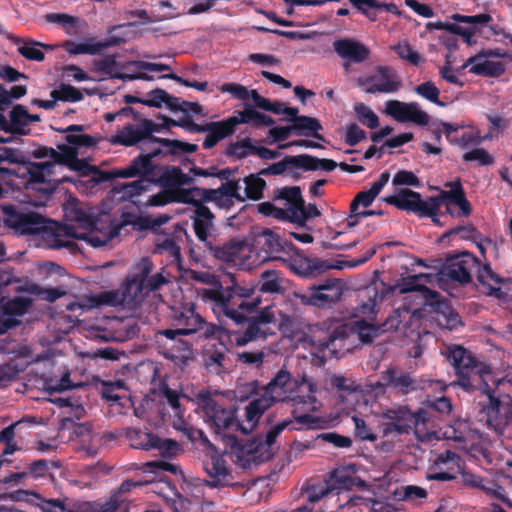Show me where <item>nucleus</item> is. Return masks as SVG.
Masks as SVG:
<instances>
[{
	"label": "nucleus",
	"instance_id": "nucleus-60",
	"mask_svg": "<svg viewBox=\"0 0 512 512\" xmlns=\"http://www.w3.org/2000/svg\"><path fill=\"white\" fill-rule=\"evenodd\" d=\"M154 442H156V445L153 450H158L159 454L165 459H173L182 451L180 444L173 439H162L157 435Z\"/></svg>",
	"mask_w": 512,
	"mask_h": 512
},
{
	"label": "nucleus",
	"instance_id": "nucleus-36",
	"mask_svg": "<svg viewBox=\"0 0 512 512\" xmlns=\"http://www.w3.org/2000/svg\"><path fill=\"white\" fill-rule=\"evenodd\" d=\"M303 492L307 497L308 505L317 503L324 497L334 494L333 486L330 484L327 475L322 480L317 478L308 480L303 487Z\"/></svg>",
	"mask_w": 512,
	"mask_h": 512
},
{
	"label": "nucleus",
	"instance_id": "nucleus-1",
	"mask_svg": "<svg viewBox=\"0 0 512 512\" xmlns=\"http://www.w3.org/2000/svg\"><path fill=\"white\" fill-rule=\"evenodd\" d=\"M210 426L225 444L223 453L211 443L205 433L198 428L190 426L184 418H177L174 428L184 433L192 442L200 441L202 451L206 457L203 460V469L208 479L196 478L191 484L196 489L208 487L222 489L242 486L228 466L225 455L228 454L236 465L243 469H251L270 460L275 453L276 439L292 421H282L271 427L264 437H253L243 442L238 434L248 435L257 426L260 418H207Z\"/></svg>",
	"mask_w": 512,
	"mask_h": 512
},
{
	"label": "nucleus",
	"instance_id": "nucleus-55",
	"mask_svg": "<svg viewBox=\"0 0 512 512\" xmlns=\"http://www.w3.org/2000/svg\"><path fill=\"white\" fill-rule=\"evenodd\" d=\"M260 291L264 293H281L283 291L282 280L275 270H266L260 277Z\"/></svg>",
	"mask_w": 512,
	"mask_h": 512
},
{
	"label": "nucleus",
	"instance_id": "nucleus-39",
	"mask_svg": "<svg viewBox=\"0 0 512 512\" xmlns=\"http://www.w3.org/2000/svg\"><path fill=\"white\" fill-rule=\"evenodd\" d=\"M234 131L228 118L218 122L207 123V130H204L207 135L203 142V147L205 149L213 148L219 141L232 135Z\"/></svg>",
	"mask_w": 512,
	"mask_h": 512
},
{
	"label": "nucleus",
	"instance_id": "nucleus-2",
	"mask_svg": "<svg viewBox=\"0 0 512 512\" xmlns=\"http://www.w3.org/2000/svg\"><path fill=\"white\" fill-rule=\"evenodd\" d=\"M316 392V383L307 374L294 376L283 367L262 388L260 397L250 401L246 406V416H261L276 402H284L288 399L302 406L301 416H309V413L316 412L321 406V402L315 396Z\"/></svg>",
	"mask_w": 512,
	"mask_h": 512
},
{
	"label": "nucleus",
	"instance_id": "nucleus-7",
	"mask_svg": "<svg viewBox=\"0 0 512 512\" xmlns=\"http://www.w3.org/2000/svg\"><path fill=\"white\" fill-rule=\"evenodd\" d=\"M413 315L408 309L394 310L381 325L367 323L364 320H358L350 323L355 342L358 340L362 344H371L380 335L401 329V325L412 320Z\"/></svg>",
	"mask_w": 512,
	"mask_h": 512
},
{
	"label": "nucleus",
	"instance_id": "nucleus-57",
	"mask_svg": "<svg viewBox=\"0 0 512 512\" xmlns=\"http://www.w3.org/2000/svg\"><path fill=\"white\" fill-rule=\"evenodd\" d=\"M259 118L260 112L256 111L252 105L244 104V109L238 111L236 115L229 117L228 120L235 129L238 124H252L256 126Z\"/></svg>",
	"mask_w": 512,
	"mask_h": 512
},
{
	"label": "nucleus",
	"instance_id": "nucleus-45",
	"mask_svg": "<svg viewBox=\"0 0 512 512\" xmlns=\"http://www.w3.org/2000/svg\"><path fill=\"white\" fill-rule=\"evenodd\" d=\"M123 67L117 63L115 55H106L102 58L95 59L92 62V71L99 73L105 77L118 78L125 80L121 70Z\"/></svg>",
	"mask_w": 512,
	"mask_h": 512
},
{
	"label": "nucleus",
	"instance_id": "nucleus-37",
	"mask_svg": "<svg viewBox=\"0 0 512 512\" xmlns=\"http://www.w3.org/2000/svg\"><path fill=\"white\" fill-rule=\"evenodd\" d=\"M234 131L228 118L218 122L207 123V130H204L207 135L203 142V147L205 149L213 148L219 141L232 135Z\"/></svg>",
	"mask_w": 512,
	"mask_h": 512
},
{
	"label": "nucleus",
	"instance_id": "nucleus-38",
	"mask_svg": "<svg viewBox=\"0 0 512 512\" xmlns=\"http://www.w3.org/2000/svg\"><path fill=\"white\" fill-rule=\"evenodd\" d=\"M234 131L228 118L218 122L207 123V130H204L207 135L203 142V147L205 149L213 148L219 141L232 135Z\"/></svg>",
	"mask_w": 512,
	"mask_h": 512
},
{
	"label": "nucleus",
	"instance_id": "nucleus-5",
	"mask_svg": "<svg viewBox=\"0 0 512 512\" xmlns=\"http://www.w3.org/2000/svg\"><path fill=\"white\" fill-rule=\"evenodd\" d=\"M447 358L453 365L455 373L458 376V381L452 382L451 385H459L464 390L471 391L479 389L481 384H484V386L488 388L489 382L499 386L504 381L503 379L492 377L490 367L476 361L472 355L461 346L450 347Z\"/></svg>",
	"mask_w": 512,
	"mask_h": 512
},
{
	"label": "nucleus",
	"instance_id": "nucleus-53",
	"mask_svg": "<svg viewBox=\"0 0 512 512\" xmlns=\"http://www.w3.org/2000/svg\"><path fill=\"white\" fill-rule=\"evenodd\" d=\"M11 120V133L25 135L28 126V111L23 105H16L9 114Z\"/></svg>",
	"mask_w": 512,
	"mask_h": 512
},
{
	"label": "nucleus",
	"instance_id": "nucleus-27",
	"mask_svg": "<svg viewBox=\"0 0 512 512\" xmlns=\"http://www.w3.org/2000/svg\"><path fill=\"white\" fill-rule=\"evenodd\" d=\"M379 76L377 78V82L371 84L368 86L365 91L367 93H391L397 91L400 86L401 82L397 79H395V75L393 71L388 67H379L378 69ZM376 77L366 78V79H358V84L360 86H364L368 84L371 81H375Z\"/></svg>",
	"mask_w": 512,
	"mask_h": 512
},
{
	"label": "nucleus",
	"instance_id": "nucleus-29",
	"mask_svg": "<svg viewBox=\"0 0 512 512\" xmlns=\"http://www.w3.org/2000/svg\"><path fill=\"white\" fill-rule=\"evenodd\" d=\"M163 188L167 190L183 189V186L190 185L194 182V178L190 174H186L180 167L165 166L162 168L161 174L156 180Z\"/></svg>",
	"mask_w": 512,
	"mask_h": 512
},
{
	"label": "nucleus",
	"instance_id": "nucleus-12",
	"mask_svg": "<svg viewBox=\"0 0 512 512\" xmlns=\"http://www.w3.org/2000/svg\"><path fill=\"white\" fill-rule=\"evenodd\" d=\"M479 266L478 259L469 252L448 257L442 264L440 274L442 277L459 282L462 285L472 280V272Z\"/></svg>",
	"mask_w": 512,
	"mask_h": 512
},
{
	"label": "nucleus",
	"instance_id": "nucleus-63",
	"mask_svg": "<svg viewBox=\"0 0 512 512\" xmlns=\"http://www.w3.org/2000/svg\"><path fill=\"white\" fill-rule=\"evenodd\" d=\"M261 393L262 389H259V383L257 380L240 383L234 390L235 397L241 402L249 399L253 401L255 398L260 397Z\"/></svg>",
	"mask_w": 512,
	"mask_h": 512
},
{
	"label": "nucleus",
	"instance_id": "nucleus-48",
	"mask_svg": "<svg viewBox=\"0 0 512 512\" xmlns=\"http://www.w3.org/2000/svg\"><path fill=\"white\" fill-rule=\"evenodd\" d=\"M180 103V98L171 96L165 90L157 88L147 93L142 104L149 107L161 108L164 104L170 110H175Z\"/></svg>",
	"mask_w": 512,
	"mask_h": 512
},
{
	"label": "nucleus",
	"instance_id": "nucleus-58",
	"mask_svg": "<svg viewBox=\"0 0 512 512\" xmlns=\"http://www.w3.org/2000/svg\"><path fill=\"white\" fill-rule=\"evenodd\" d=\"M50 96L55 100L66 102H77L83 99V94L79 89L63 83L57 89L52 90Z\"/></svg>",
	"mask_w": 512,
	"mask_h": 512
},
{
	"label": "nucleus",
	"instance_id": "nucleus-50",
	"mask_svg": "<svg viewBox=\"0 0 512 512\" xmlns=\"http://www.w3.org/2000/svg\"><path fill=\"white\" fill-rule=\"evenodd\" d=\"M84 130L83 125H70L65 129H59L61 133H67L65 140L66 142L75 147H94L97 145L98 140L90 135L86 134H72V132H82Z\"/></svg>",
	"mask_w": 512,
	"mask_h": 512
},
{
	"label": "nucleus",
	"instance_id": "nucleus-47",
	"mask_svg": "<svg viewBox=\"0 0 512 512\" xmlns=\"http://www.w3.org/2000/svg\"><path fill=\"white\" fill-rule=\"evenodd\" d=\"M293 128L297 135L311 136L317 140L325 141L324 136L319 134L323 127L317 118L304 115L296 117Z\"/></svg>",
	"mask_w": 512,
	"mask_h": 512
},
{
	"label": "nucleus",
	"instance_id": "nucleus-17",
	"mask_svg": "<svg viewBox=\"0 0 512 512\" xmlns=\"http://www.w3.org/2000/svg\"><path fill=\"white\" fill-rule=\"evenodd\" d=\"M386 113L400 123L413 122L419 126H426L430 122L428 113L420 109L416 102L390 100L386 104Z\"/></svg>",
	"mask_w": 512,
	"mask_h": 512
},
{
	"label": "nucleus",
	"instance_id": "nucleus-21",
	"mask_svg": "<svg viewBox=\"0 0 512 512\" xmlns=\"http://www.w3.org/2000/svg\"><path fill=\"white\" fill-rule=\"evenodd\" d=\"M289 266L297 275L304 278H311L320 275L331 268L342 269L343 263L332 265L319 258H308L297 255L291 259Z\"/></svg>",
	"mask_w": 512,
	"mask_h": 512
},
{
	"label": "nucleus",
	"instance_id": "nucleus-6",
	"mask_svg": "<svg viewBox=\"0 0 512 512\" xmlns=\"http://www.w3.org/2000/svg\"><path fill=\"white\" fill-rule=\"evenodd\" d=\"M273 200L284 201L286 209L275 206L271 202L258 204L259 213L277 220H287L295 223H303L307 219L305 202L298 186L277 188L273 192Z\"/></svg>",
	"mask_w": 512,
	"mask_h": 512
},
{
	"label": "nucleus",
	"instance_id": "nucleus-22",
	"mask_svg": "<svg viewBox=\"0 0 512 512\" xmlns=\"http://www.w3.org/2000/svg\"><path fill=\"white\" fill-rule=\"evenodd\" d=\"M194 206L196 209L192 217L193 229L197 239L206 247L213 241L214 215L210 209L202 203H196Z\"/></svg>",
	"mask_w": 512,
	"mask_h": 512
},
{
	"label": "nucleus",
	"instance_id": "nucleus-62",
	"mask_svg": "<svg viewBox=\"0 0 512 512\" xmlns=\"http://www.w3.org/2000/svg\"><path fill=\"white\" fill-rule=\"evenodd\" d=\"M255 148L256 145L252 142V139L245 138L235 143H231L226 149V154L238 159H243L250 154H255Z\"/></svg>",
	"mask_w": 512,
	"mask_h": 512
},
{
	"label": "nucleus",
	"instance_id": "nucleus-32",
	"mask_svg": "<svg viewBox=\"0 0 512 512\" xmlns=\"http://www.w3.org/2000/svg\"><path fill=\"white\" fill-rule=\"evenodd\" d=\"M433 304L424 302V305L434 307V319L444 329L452 330L460 324L459 315L447 303L440 300V295L432 299Z\"/></svg>",
	"mask_w": 512,
	"mask_h": 512
},
{
	"label": "nucleus",
	"instance_id": "nucleus-43",
	"mask_svg": "<svg viewBox=\"0 0 512 512\" xmlns=\"http://www.w3.org/2000/svg\"><path fill=\"white\" fill-rule=\"evenodd\" d=\"M191 192L187 189H172L167 190L164 189L159 193L152 195L148 199V204L151 206H164L168 203H186L189 204L191 202V198H189Z\"/></svg>",
	"mask_w": 512,
	"mask_h": 512
},
{
	"label": "nucleus",
	"instance_id": "nucleus-14",
	"mask_svg": "<svg viewBox=\"0 0 512 512\" xmlns=\"http://www.w3.org/2000/svg\"><path fill=\"white\" fill-rule=\"evenodd\" d=\"M206 248L213 257L220 261L240 265L246 269L252 268L251 261H249L252 250L244 241L232 239L222 245H217L212 241Z\"/></svg>",
	"mask_w": 512,
	"mask_h": 512
},
{
	"label": "nucleus",
	"instance_id": "nucleus-33",
	"mask_svg": "<svg viewBox=\"0 0 512 512\" xmlns=\"http://www.w3.org/2000/svg\"><path fill=\"white\" fill-rule=\"evenodd\" d=\"M482 55L472 56L467 59L466 63L463 65V68H466L469 65H472L470 68V72L476 75H484L490 77H498L505 71V65L502 62H495L490 60H483Z\"/></svg>",
	"mask_w": 512,
	"mask_h": 512
},
{
	"label": "nucleus",
	"instance_id": "nucleus-49",
	"mask_svg": "<svg viewBox=\"0 0 512 512\" xmlns=\"http://www.w3.org/2000/svg\"><path fill=\"white\" fill-rule=\"evenodd\" d=\"M420 276L413 275L404 278L401 283L396 286L400 294H405L409 292H418L422 295L424 302H429L433 304L434 298L438 297V293L436 291H432L428 289L424 285L417 284L416 281Z\"/></svg>",
	"mask_w": 512,
	"mask_h": 512
},
{
	"label": "nucleus",
	"instance_id": "nucleus-3",
	"mask_svg": "<svg viewBox=\"0 0 512 512\" xmlns=\"http://www.w3.org/2000/svg\"><path fill=\"white\" fill-rule=\"evenodd\" d=\"M158 131L159 126L154 121L142 119L136 123L125 125L112 137L113 144L127 147L138 146L141 150L140 155L134 158L127 167L117 170L115 176L121 178L140 176L154 180L157 175L155 170L159 166L155 159L166 156L160 138L153 136V133Z\"/></svg>",
	"mask_w": 512,
	"mask_h": 512
},
{
	"label": "nucleus",
	"instance_id": "nucleus-23",
	"mask_svg": "<svg viewBox=\"0 0 512 512\" xmlns=\"http://www.w3.org/2000/svg\"><path fill=\"white\" fill-rule=\"evenodd\" d=\"M333 48L339 57L353 63L364 62L370 56V50L366 45L351 38L335 40Z\"/></svg>",
	"mask_w": 512,
	"mask_h": 512
},
{
	"label": "nucleus",
	"instance_id": "nucleus-28",
	"mask_svg": "<svg viewBox=\"0 0 512 512\" xmlns=\"http://www.w3.org/2000/svg\"><path fill=\"white\" fill-rule=\"evenodd\" d=\"M161 482L165 484V487L156 492L163 498L172 512H193L197 503L183 497L169 480H162Z\"/></svg>",
	"mask_w": 512,
	"mask_h": 512
},
{
	"label": "nucleus",
	"instance_id": "nucleus-35",
	"mask_svg": "<svg viewBox=\"0 0 512 512\" xmlns=\"http://www.w3.org/2000/svg\"><path fill=\"white\" fill-rule=\"evenodd\" d=\"M8 38L17 46L18 53L30 61L41 62L44 60L45 54L38 47L50 48L49 45L32 39H21L14 35H10Z\"/></svg>",
	"mask_w": 512,
	"mask_h": 512
},
{
	"label": "nucleus",
	"instance_id": "nucleus-11",
	"mask_svg": "<svg viewBox=\"0 0 512 512\" xmlns=\"http://www.w3.org/2000/svg\"><path fill=\"white\" fill-rule=\"evenodd\" d=\"M388 204L396 206L398 209L418 213L421 216H430L432 221L439 224L437 211L440 207V200L436 197L429 198L428 201L421 200L418 192L408 188H402L398 194L390 195L385 198Z\"/></svg>",
	"mask_w": 512,
	"mask_h": 512
},
{
	"label": "nucleus",
	"instance_id": "nucleus-9",
	"mask_svg": "<svg viewBox=\"0 0 512 512\" xmlns=\"http://www.w3.org/2000/svg\"><path fill=\"white\" fill-rule=\"evenodd\" d=\"M152 271L153 263L146 257L131 266L125 281L119 288L124 305L135 306L142 302L147 295L143 280Z\"/></svg>",
	"mask_w": 512,
	"mask_h": 512
},
{
	"label": "nucleus",
	"instance_id": "nucleus-26",
	"mask_svg": "<svg viewBox=\"0 0 512 512\" xmlns=\"http://www.w3.org/2000/svg\"><path fill=\"white\" fill-rule=\"evenodd\" d=\"M224 396L225 394L218 390L202 389L195 394L194 400L206 416H217L219 413H225Z\"/></svg>",
	"mask_w": 512,
	"mask_h": 512
},
{
	"label": "nucleus",
	"instance_id": "nucleus-42",
	"mask_svg": "<svg viewBox=\"0 0 512 512\" xmlns=\"http://www.w3.org/2000/svg\"><path fill=\"white\" fill-rule=\"evenodd\" d=\"M126 439L130 442V446L134 449H142L145 451L153 450L156 442V434L149 432L147 429L144 431L138 428H126L122 430Z\"/></svg>",
	"mask_w": 512,
	"mask_h": 512
},
{
	"label": "nucleus",
	"instance_id": "nucleus-30",
	"mask_svg": "<svg viewBox=\"0 0 512 512\" xmlns=\"http://www.w3.org/2000/svg\"><path fill=\"white\" fill-rule=\"evenodd\" d=\"M121 298L122 297H121V293H120L119 289L111 290V291H104L99 294L83 298L79 302L70 305L68 307V309L74 310V308L76 306L78 308L84 310V309L97 308L102 305H107V306L124 305L123 300Z\"/></svg>",
	"mask_w": 512,
	"mask_h": 512
},
{
	"label": "nucleus",
	"instance_id": "nucleus-54",
	"mask_svg": "<svg viewBox=\"0 0 512 512\" xmlns=\"http://www.w3.org/2000/svg\"><path fill=\"white\" fill-rule=\"evenodd\" d=\"M300 157V168L312 171L317 169H322L325 171L334 170L338 164L331 159H320L308 154H301Z\"/></svg>",
	"mask_w": 512,
	"mask_h": 512
},
{
	"label": "nucleus",
	"instance_id": "nucleus-8",
	"mask_svg": "<svg viewBox=\"0 0 512 512\" xmlns=\"http://www.w3.org/2000/svg\"><path fill=\"white\" fill-rule=\"evenodd\" d=\"M70 218L73 223L63 225L65 228H71L72 234L67 238L86 241L93 247H102L111 240L112 236L108 234L99 235L95 231L96 221L88 209L82 206H76L70 211Z\"/></svg>",
	"mask_w": 512,
	"mask_h": 512
},
{
	"label": "nucleus",
	"instance_id": "nucleus-4",
	"mask_svg": "<svg viewBox=\"0 0 512 512\" xmlns=\"http://www.w3.org/2000/svg\"><path fill=\"white\" fill-rule=\"evenodd\" d=\"M7 223L21 235H35L39 237V245L49 249H67L76 254L79 247L76 242L69 240L73 230L65 228L62 224L48 220L36 212L11 214Z\"/></svg>",
	"mask_w": 512,
	"mask_h": 512
},
{
	"label": "nucleus",
	"instance_id": "nucleus-18",
	"mask_svg": "<svg viewBox=\"0 0 512 512\" xmlns=\"http://www.w3.org/2000/svg\"><path fill=\"white\" fill-rule=\"evenodd\" d=\"M375 385L377 387H391L401 395L423 388L421 381L396 367H390L383 371Z\"/></svg>",
	"mask_w": 512,
	"mask_h": 512
},
{
	"label": "nucleus",
	"instance_id": "nucleus-44",
	"mask_svg": "<svg viewBox=\"0 0 512 512\" xmlns=\"http://www.w3.org/2000/svg\"><path fill=\"white\" fill-rule=\"evenodd\" d=\"M469 418H452L451 423L441 429L442 437L456 442H465L473 430L469 426Z\"/></svg>",
	"mask_w": 512,
	"mask_h": 512
},
{
	"label": "nucleus",
	"instance_id": "nucleus-31",
	"mask_svg": "<svg viewBox=\"0 0 512 512\" xmlns=\"http://www.w3.org/2000/svg\"><path fill=\"white\" fill-rule=\"evenodd\" d=\"M391 421L383 423L379 427L381 437L391 439L392 441L398 439L402 435L409 434L412 426L406 420L408 418H390ZM412 420V418H409ZM429 418H413L414 424H426Z\"/></svg>",
	"mask_w": 512,
	"mask_h": 512
},
{
	"label": "nucleus",
	"instance_id": "nucleus-34",
	"mask_svg": "<svg viewBox=\"0 0 512 512\" xmlns=\"http://www.w3.org/2000/svg\"><path fill=\"white\" fill-rule=\"evenodd\" d=\"M390 174L383 172L379 179L375 181L369 190L359 192L351 202V213H356L359 206L368 207L378 196L382 188L388 183Z\"/></svg>",
	"mask_w": 512,
	"mask_h": 512
},
{
	"label": "nucleus",
	"instance_id": "nucleus-51",
	"mask_svg": "<svg viewBox=\"0 0 512 512\" xmlns=\"http://www.w3.org/2000/svg\"><path fill=\"white\" fill-rule=\"evenodd\" d=\"M488 398V413H497L499 416H512V397L508 394L494 396L490 390L486 391Z\"/></svg>",
	"mask_w": 512,
	"mask_h": 512
},
{
	"label": "nucleus",
	"instance_id": "nucleus-56",
	"mask_svg": "<svg viewBox=\"0 0 512 512\" xmlns=\"http://www.w3.org/2000/svg\"><path fill=\"white\" fill-rule=\"evenodd\" d=\"M160 141L162 143L161 146L163 147L166 156L193 153L198 148L196 144L186 143L179 140L160 138Z\"/></svg>",
	"mask_w": 512,
	"mask_h": 512
},
{
	"label": "nucleus",
	"instance_id": "nucleus-19",
	"mask_svg": "<svg viewBox=\"0 0 512 512\" xmlns=\"http://www.w3.org/2000/svg\"><path fill=\"white\" fill-rule=\"evenodd\" d=\"M54 163L50 161L31 163L28 170V185L38 191L51 192L62 182L52 178Z\"/></svg>",
	"mask_w": 512,
	"mask_h": 512
},
{
	"label": "nucleus",
	"instance_id": "nucleus-15",
	"mask_svg": "<svg viewBox=\"0 0 512 512\" xmlns=\"http://www.w3.org/2000/svg\"><path fill=\"white\" fill-rule=\"evenodd\" d=\"M329 384L347 392L342 398L344 416H350L352 413L353 416H363L366 413L367 401L360 392L354 390L352 381L342 375H332L329 377Z\"/></svg>",
	"mask_w": 512,
	"mask_h": 512
},
{
	"label": "nucleus",
	"instance_id": "nucleus-10",
	"mask_svg": "<svg viewBox=\"0 0 512 512\" xmlns=\"http://www.w3.org/2000/svg\"><path fill=\"white\" fill-rule=\"evenodd\" d=\"M203 297L214 302L224 315L232 319L236 324L246 322L248 315L254 312L260 304L259 298L252 301H247L246 299L235 300V296L225 295L223 291L215 289H205Z\"/></svg>",
	"mask_w": 512,
	"mask_h": 512
},
{
	"label": "nucleus",
	"instance_id": "nucleus-52",
	"mask_svg": "<svg viewBox=\"0 0 512 512\" xmlns=\"http://www.w3.org/2000/svg\"><path fill=\"white\" fill-rule=\"evenodd\" d=\"M270 334H273L270 328H264L251 319L245 331L236 337L235 343L237 346H245L249 342L266 339Z\"/></svg>",
	"mask_w": 512,
	"mask_h": 512
},
{
	"label": "nucleus",
	"instance_id": "nucleus-61",
	"mask_svg": "<svg viewBox=\"0 0 512 512\" xmlns=\"http://www.w3.org/2000/svg\"><path fill=\"white\" fill-rule=\"evenodd\" d=\"M259 176V174H251L244 179L245 195L249 199L259 200L263 197V190L266 187V182Z\"/></svg>",
	"mask_w": 512,
	"mask_h": 512
},
{
	"label": "nucleus",
	"instance_id": "nucleus-25",
	"mask_svg": "<svg viewBox=\"0 0 512 512\" xmlns=\"http://www.w3.org/2000/svg\"><path fill=\"white\" fill-rule=\"evenodd\" d=\"M476 277L480 290L486 295L502 299L506 294L501 290L504 278L495 273L489 264L480 265L476 268Z\"/></svg>",
	"mask_w": 512,
	"mask_h": 512
},
{
	"label": "nucleus",
	"instance_id": "nucleus-13",
	"mask_svg": "<svg viewBox=\"0 0 512 512\" xmlns=\"http://www.w3.org/2000/svg\"><path fill=\"white\" fill-rule=\"evenodd\" d=\"M238 189L239 185L236 181H227L217 189L188 188V191L191 192L189 197L191 202L189 204L196 205V203L214 202L219 207H225L233 198L240 201L244 200V197L238 193Z\"/></svg>",
	"mask_w": 512,
	"mask_h": 512
},
{
	"label": "nucleus",
	"instance_id": "nucleus-16",
	"mask_svg": "<svg viewBox=\"0 0 512 512\" xmlns=\"http://www.w3.org/2000/svg\"><path fill=\"white\" fill-rule=\"evenodd\" d=\"M252 246L258 252V259L251 261L252 267L268 260L277 259L283 251L279 235L269 228H262L254 232Z\"/></svg>",
	"mask_w": 512,
	"mask_h": 512
},
{
	"label": "nucleus",
	"instance_id": "nucleus-64",
	"mask_svg": "<svg viewBox=\"0 0 512 512\" xmlns=\"http://www.w3.org/2000/svg\"><path fill=\"white\" fill-rule=\"evenodd\" d=\"M29 304V300L17 297L4 303L1 309L3 314L7 317L11 315V317L17 318L23 316L27 312Z\"/></svg>",
	"mask_w": 512,
	"mask_h": 512
},
{
	"label": "nucleus",
	"instance_id": "nucleus-24",
	"mask_svg": "<svg viewBox=\"0 0 512 512\" xmlns=\"http://www.w3.org/2000/svg\"><path fill=\"white\" fill-rule=\"evenodd\" d=\"M355 470L349 467H339L333 469L327 474L330 484L333 486V492L338 493L341 490H352L354 487L365 489L368 487L366 481L359 476L354 475Z\"/></svg>",
	"mask_w": 512,
	"mask_h": 512
},
{
	"label": "nucleus",
	"instance_id": "nucleus-40",
	"mask_svg": "<svg viewBox=\"0 0 512 512\" xmlns=\"http://www.w3.org/2000/svg\"><path fill=\"white\" fill-rule=\"evenodd\" d=\"M314 306L324 307L336 303L341 297V289L333 282H326L325 284L311 288Z\"/></svg>",
	"mask_w": 512,
	"mask_h": 512
},
{
	"label": "nucleus",
	"instance_id": "nucleus-20",
	"mask_svg": "<svg viewBox=\"0 0 512 512\" xmlns=\"http://www.w3.org/2000/svg\"><path fill=\"white\" fill-rule=\"evenodd\" d=\"M323 346L336 358L352 351L355 347V339L350 323L336 327L323 343Z\"/></svg>",
	"mask_w": 512,
	"mask_h": 512
},
{
	"label": "nucleus",
	"instance_id": "nucleus-59",
	"mask_svg": "<svg viewBox=\"0 0 512 512\" xmlns=\"http://www.w3.org/2000/svg\"><path fill=\"white\" fill-rule=\"evenodd\" d=\"M362 303L358 308V312L363 316H369L374 314L375 312V306L377 304V301L379 299V294L374 286L366 287L362 291Z\"/></svg>",
	"mask_w": 512,
	"mask_h": 512
},
{
	"label": "nucleus",
	"instance_id": "nucleus-46",
	"mask_svg": "<svg viewBox=\"0 0 512 512\" xmlns=\"http://www.w3.org/2000/svg\"><path fill=\"white\" fill-rule=\"evenodd\" d=\"M175 320L183 335L199 332V325L203 324V317L196 313L193 307L175 314Z\"/></svg>",
	"mask_w": 512,
	"mask_h": 512
},
{
	"label": "nucleus",
	"instance_id": "nucleus-41",
	"mask_svg": "<svg viewBox=\"0 0 512 512\" xmlns=\"http://www.w3.org/2000/svg\"><path fill=\"white\" fill-rule=\"evenodd\" d=\"M124 386V382L121 380L115 382L103 381L101 383V395L109 403L112 408L111 413L114 415H125L128 413L127 411L120 410V408L124 407V403L121 402L122 397L116 393L118 389L124 388Z\"/></svg>",
	"mask_w": 512,
	"mask_h": 512
}]
</instances>
